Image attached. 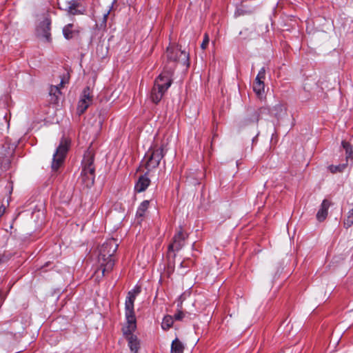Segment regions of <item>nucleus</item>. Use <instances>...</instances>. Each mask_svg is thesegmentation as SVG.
I'll return each instance as SVG.
<instances>
[{
	"instance_id": "f257e3e1",
	"label": "nucleus",
	"mask_w": 353,
	"mask_h": 353,
	"mask_svg": "<svg viewBox=\"0 0 353 353\" xmlns=\"http://www.w3.org/2000/svg\"><path fill=\"white\" fill-rule=\"evenodd\" d=\"M173 70L172 67L165 69L156 79L150 94V98L154 103H158L161 100L165 92L170 87Z\"/></svg>"
},
{
	"instance_id": "f03ea898",
	"label": "nucleus",
	"mask_w": 353,
	"mask_h": 353,
	"mask_svg": "<svg viewBox=\"0 0 353 353\" xmlns=\"http://www.w3.org/2000/svg\"><path fill=\"white\" fill-rule=\"evenodd\" d=\"M119 244L114 239H108L99 248L98 255L99 265H114L116 263L114 254Z\"/></svg>"
},
{
	"instance_id": "7ed1b4c3",
	"label": "nucleus",
	"mask_w": 353,
	"mask_h": 353,
	"mask_svg": "<svg viewBox=\"0 0 353 353\" xmlns=\"http://www.w3.org/2000/svg\"><path fill=\"white\" fill-rule=\"evenodd\" d=\"M165 155L163 146L154 145L150 148L146 152L144 159L142 161V165L150 172L154 169H156L161 160Z\"/></svg>"
},
{
	"instance_id": "20e7f679",
	"label": "nucleus",
	"mask_w": 353,
	"mask_h": 353,
	"mask_svg": "<svg viewBox=\"0 0 353 353\" xmlns=\"http://www.w3.org/2000/svg\"><path fill=\"white\" fill-rule=\"evenodd\" d=\"M94 157L90 152H87L84 154L82 161V171L81 173V179L85 185L89 186L94 181V167L93 165Z\"/></svg>"
},
{
	"instance_id": "39448f33",
	"label": "nucleus",
	"mask_w": 353,
	"mask_h": 353,
	"mask_svg": "<svg viewBox=\"0 0 353 353\" xmlns=\"http://www.w3.org/2000/svg\"><path fill=\"white\" fill-rule=\"evenodd\" d=\"M127 326L123 329L125 338L128 341V346L132 353H138L140 349V341L132 332L136 330V319H127Z\"/></svg>"
},
{
	"instance_id": "423d86ee",
	"label": "nucleus",
	"mask_w": 353,
	"mask_h": 353,
	"mask_svg": "<svg viewBox=\"0 0 353 353\" xmlns=\"http://www.w3.org/2000/svg\"><path fill=\"white\" fill-rule=\"evenodd\" d=\"M70 142L62 139L55 152L53 154L52 162L51 165L52 170L57 172L63 164L66 154L69 149Z\"/></svg>"
},
{
	"instance_id": "0eeeda50",
	"label": "nucleus",
	"mask_w": 353,
	"mask_h": 353,
	"mask_svg": "<svg viewBox=\"0 0 353 353\" xmlns=\"http://www.w3.org/2000/svg\"><path fill=\"white\" fill-rule=\"evenodd\" d=\"M166 56L170 61L181 62L187 66L189 65V54L186 52L181 50L177 46L168 47Z\"/></svg>"
},
{
	"instance_id": "6e6552de",
	"label": "nucleus",
	"mask_w": 353,
	"mask_h": 353,
	"mask_svg": "<svg viewBox=\"0 0 353 353\" xmlns=\"http://www.w3.org/2000/svg\"><path fill=\"white\" fill-rule=\"evenodd\" d=\"M141 287L135 286L134 289L128 292L125 303V310L126 319H136L134 311V303L136 296L141 292Z\"/></svg>"
},
{
	"instance_id": "1a4fd4ad",
	"label": "nucleus",
	"mask_w": 353,
	"mask_h": 353,
	"mask_svg": "<svg viewBox=\"0 0 353 353\" xmlns=\"http://www.w3.org/2000/svg\"><path fill=\"white\" fill-rule=\"evenodd\" d=\"M93 101L92 92L90 87L83 89L78 102L77 112L79 115L83 114Z\"/></svg>"
},
{
	"instance_id": "9d476101",
	"label": "nucleus",
	"mask_w": 353,
	"mask_h": 353,
	"mask_svg": "<svg viewBox=\"0 0 353 353\" xmlns=\"http://www.w3.org/2000/svg\"><path fill=\"white\" fill-rule=\"evenodd\" d=\"M51 21L48 18H46L37 28V34L39 37L43 38L47 42L51 41L50 34Z\"/></svg>"
},
{
	"instance_id": "9b49d317",
	"label": "nucleus",
	"mask_w": 353,
	"mask_h": 353,
	"mask_svg": "<svg viewBox=\"0 0 353 353\" xmlns=\"http://www.w3.org/2000/svg\"><path fill=\"white\" fill-rule=\"evenodd\" d=\"M187 235L183 233L182 229L181 228L174 236L172 242L168 245V247L178 252L185 245V241Z\"/></svg>"
},
{
	"instance_id": "f8f14e48",
	"label": "nucleus",
	"mask_w": 353,
	"mask_h": 353,
	"mask_svg": "<svg viewBox=\"0 0 353 353\" xmlns=\"http://www.w3.org/2000/svg\"><path fill=\"white\" fill-rule=\"evenodd\" d=\"M331 205V202L327 199H324L316 213V219L319 222L323 221L328 214V209Z\"/></svg>"
},
{
	"instance_id": "ddd939ff",
	"label": "nucleus",
	"mask_w": 353,
	"mask_h": 353,
	"mask_svg": "<svg viewBox=\"0 0 353 353\" xmlns=\"http://www.w3.org/2000/svg\"><path fill=\"white\" fill-rule=\"evenodd\" d=\"M149 172H146L145 174L141 176L137 183L135 184V190L138 192H141L145 191L147 188L149 186L150 183V180L148 177V174Z\"/></svg>"
},
{
	"instance_id": "4468645a",
	"label": "nucleus",
	"mask_w": 353,
	"mask_h": 353,
	"mask_svg": "<svg viewBox=\"0 0 353 353\" xmlns=\"http://www.w3.org/2000/svg\"><path fill=\"white\" fill-rule=\"evenodd\" d=\"M64 81L61 80L58 85H51L49 90V94L50 96V102L52 103H57L59 101V95L61 94L60 89L63 86Z\"/></svg>"
},
{
	"instance_id": "2eb2a0df",
	"label": "nucleus",
	"mask_w": 353,
	"mask_h": 353,
	"mask_svg": "<svg viewBox=\"0 0 353 353\" xmlns=\"http://www.w3.org/2000/svg\"><path fill=\"white\" fill-rule=\"evenodd\" d=\"M93 273L92 277H94L96 281L99 280L105 275V272H110L112 270V266H92Z\"/></svg>"
},
{
	"instance_id": "dca6fc26",
	"label": "nucleus",
	"mask_w": 353,
	"mask_h": 353,
	"mask_svg": "<svg viewBox=\"0 0 353 353\" xmlns=\"http://www.w3.org/2000/svg\"><path fill=\"white\" fill-rule=\"evenodd\" d=\"M73 24L69 23L63 28V34L66 39H71L78 34L79 31L72 30Z\"/></svg>"
},
{
	"instance_id": "f3484780",
	"label": "nucleus",
	"mask_w": 353,
	"mask_h": 353,
	"mask_svg": "<svg viewBox=\"0 0 353 353\" xmlns=\"http://www.w3.org/2000/svg\"><path fill=\"white\" fill-rule=\"evenodd\" d=\"M184 348L183 344L176 338L171 345V353H183Z\"/></svg>"
},
{
	"instance_id": "a211bd4d",
	"label": "nucleus",
	"mask_w": 353,
	"mask_h": 353,
	"mask_svg": "<svg viewBox=\"0 0 353 353\" xmlns=\"http://www.w3.org/2000/svg\"><path fill=\"white\" fill-rule=\"evenodd\" d=\"M150 205V201L148 200H145L139 205L137 210V216L139 218H143L145 212H147Z\"/></svg>"
},
{
	"instance_id": "6ab92c4d",
	"label": "nucleus",
	"mask_w": 353,
	"mask_h": 353,
	"mask_svg": "<svg viewBox=\"0 0 353 353\" xmlns=\"http://www.w3.org/2000/svg\"><path fill=\"white\" fill-rule=\"evenodd\" d=\"M183 299V296H180L179 298V303L177 304V312L174 314V319L176 321H181L185 317V313L182 311V303Z\"/></svg>"
},
{
	"instance_id": "aec40b11",
	"label": "nucleus",
	"mask_w": 353,
	"mask_h": 353,
	"mask_svg": "<svg viewBox=\"0 0 353 353\" xmlns=\"http://www.w3.org/2000/svg\"><path fill=\"white\" fill-rule=\"evenodd\" d=\"M176 252L177 251H176L173 249H171L170 248L168 247V254H167L168 265H174L176 263V261L175 260ZM177 263H179L180 265H182L183 262L179 261H177Z\"/></svg>"
},
{
	"instance_id": "412c9836",
	"label": "nucleus",
	"mask_w": 353,
	"mask_h": 353,
	"mask_svg": "<svg viewBox=\"0 0 353 353\" xmlns=\"http://www.w3.org/2000/svg\"><path fill=\"white\" fill-rule=\"evenodd\" d=\"M260 117L259 116V114L256 112V110H252L248 117L245 119V124H251V123H255L259 121L260 119Z\"/></svg>"
},
{
	"instance_id": "4be33fe9",
	"label": "nucleus",
	"mask_w": 353,
	"mask_h": 353,
	"mask_svg": "<svg viewBox=\"0 0 353 353\" xmlns=\"http://www.w3.org/2000/svg\"><path fill=\"white\" fill-rule=\"evenodd\" d=\"M343 148L345 150L346 159L348 161L349 159H353V148L352 146L347 141H343L341 143Z\"/></svg>"
},
{
	"instance_id": "5701e85b",
	"label": "nucleus",
	"mask_w": 353,
	"mask_h": 353,
	"mask_svg": "<svg viewBox=\"0 0 353 353\" xmlns=\"http://www.w3.org/2000/svg\"><path fill=\"white\" fill-rule=\"evenodd\" d=\"M253 90L259 98H263L265 93V84H253Z\"/></svg>"
},
{
	"instance_id": "b1692460",
	"label": "nucleus",
	"mask_w": 353,
	"mask_h": 353,
	"mask_svg": "<svg viewBox=\"0 0 353 353\" xmlns=\"http://www.w3.org/2000/svg\"><path fill=\"white\" fill-rule=\"evenodd\" d=\"M265 78V68H262L258 74L256 75V77L255 79V81L254 82V84H258V83H264L263 80Z\"/></svg>"
},
{
	"instance_id": "393cba45",
	"label": "nucleus",
	"mask_w": 353,
	"mask_h": 353,
	"mask_svg": "<svg viewBox=\"0 0 353 353\" xmlns=\"http://www.w3.org/2000/svg\"><path fill=\"white\" fill-rule=\"evenodd\" d=\"M173 324V318L171 316L164 317L161 327L163 330L169 329Z\"/></svg>"
},
{
	"instance_id": "a878e982",
	"label": "nucleus",
	"mask_w": 353,
	"mask_h": 353,
	"mask_svg": "<svg viewBox=\"0 0 353 353\" xmlns=\"http://www.w3.org/2000/svg\"><path fill=\"white\" fill-rule=\"evenodd\" d=\"M283 108L282 104L278 103L275 106H274L271 112L272 114H274V116L279 119L280 117V114L283 112Z\"/></svg>"
},
{
	"instance_id": "bb28decb",
	"label": "nucleus",
	"mask_w": 353,
	"mask_h": 353,
	"mask_svg": "<svg viewBox=\"0 0 353 353\" xmlns=\"http://www.w3.org/2000/svg\"><path fill=\"white\" fill-rule=\"evenodd\" d=\"M353 225V210H350L347 218L344 221V225L350 228Z\"/></svg>"
},
{
	"instance_id": "cd10ccee",
	"label": "nucleus",
	"mask_w": 353,
	"mask_h": 353,
	"mask_svg": "<svg viewBox=\"0 0 353 353\" xmlns=\"http://www.w3.org/2000/svg\"><path fill=\"white\" fill-rule=\"evenodd\" d=\"M346 167V164H342L339 165H330L329 167V170L332 173H336L342 172L345 168Z\"/></svg>"
},
{
	"instance_id": "c85d7f7f",
	"label": "nucleus",
	"mask_w": 353,
	"mask_h": 353,
	"mask_svg": "<svg viewBox=\"0 0 353 353\" xmlns=\"http://www.w3.org/2000/svg\"><path fill=\"white\" fill-rule=\"evenodd\" d=\"M256 112L259 114V116L261 119L263 117L264 115H268L270 113V110L266 107H261L258 110H256Z\"/></svg>"
},
{
	"instance_id": "c756f323",
	"label": "nucleus",
	"mask_w": 353,
	"mask_h": 353,
	"mask_svg": "<svg viewBox=\"0 0 353 353\" xmlns=\"http://www.w3.org/2000/svg\"><path fill=\"white\" fill-rule=\"evenodd\" d=\"M209 41L210 40H209L208 35L207 34H205L204 38H203V41L201 45V48L203 50H205L207 48V46H208V45L209 43Z\"/></svg>"
},
{
	"instance_id": "7c9ffc66",
	"label": "nucleus",
	"mask_w": 353,
	"mask_h": 353,
	"mask_svg": "<svg viewBox=\"0 0 353 353\" xmlns=\"http://www.w3.org/2000/svg\"><path fill=\"white\" fill-rule=\"evenodd\" d=\"M68 12L73 15L79 14V11L76 9L74 4L69 7Z\"/></svg>"
},
{
	"instance_id": "2f4dec72",
	"label": "nucleus",
	"mask_w": 353,
	"mask_h": 353,
	"mask_svg": "<svg viewBox=\"0 0 353 353\" xmlns=\"http://www.w3.org/2000/svg\"><path fill=\"white\" fill-rule=\"evenodd\" d=\"M108 14H109V12H108L107 13H105L103 14V20H102V23H101V26H105V24H106V21H107V19H108Z\"/></svg>"
},
{
	"instance_id": "473e14b6",
	"label": "nucleus",
	"mask_w": 353,
	"mask_h": 353,
	"mask_svg": "<svg viewBox=\"0 0 353 353\" xmlns=\"http://www.w3.org/2000/svg\"><path fill=\"white\" fill-rule=\"evenodd\" d=\"M6 208L2 205L0 207V217L3 214Z\"/></svg>"
},
{
	"instance_id": "72a5a7b5",
	"label": "nucleus",
	"mask_w": 353,
	"mask_h": 353,
	"mask_svg": "<svg viewBox=\"0 0 353 353\" xmlns=\"http://www.w3.org/2000/svg\"><path fill=\"white\" fill-rule=\"evenodd\" d=\"M351 210H353V209H352Z\"/></svg>"
}]
</instances>
